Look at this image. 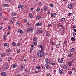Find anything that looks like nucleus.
<instances>
[{"label":"nucleus","mask_w":76,"mask_h":76,"mask_svg":"<svg viewBox=\"0 0 76 76\" xmlns=\"http://www.w3.org/2000/svg\"><path fill=\"white\" fill-rule=\"evenodd\" d=\"M5 68L6 69H8V68H9V65H6Z\"/></svg>","instance_id":"31"},{"label":"nucleus","mask_w":76,"mask_h":76,"mask_svg":"<svg viewBox=\"0 0 76 76\" xmlns=\"http://www.w3.org/2000/svg\"><path fill=\"white\" fill-rule=\"evenodd\" d=\"M51 18H52V17H53V16H54V14H53V13H52L51 14Z\"/></svg>","instance_id":"51"},{"label":"nucleus","mask_w":76,"mask_h":76,"mask_svg":"<svg viewBox=\"0 0 76 76\" xmlns=\"http://www.w3.org/2000/svg\"><path fill=\"white\" fill-rule=\"evenodd\" d=\"M10 9H8V10H7V11L8 12H10Z\"/></svg>","instance_id":"64"},{"label":"nucleus","mask_w":76,"mask_h":76,"mask_svg":"<svg viewBox=\"0 0 76 76\" xmlns=\"http://www.w3.org/2000/svg\"><path fill=\"white\" fill-rule=\"evenodd\" d=\"M71 40L73 41H75V38L74 37H72L71 38Z\"/></svg>","instance_id":"19"},{"label":"nucleus","mask_w":76,"mask_h":76,"mask_svg":"<svg viewBox=\"0 0 76 76\" xmlns=\"http://www.w3.org/2000/svg\"><path fill=\"white\" fill-rule=\"evenodd\" d=\"M50 42L51 43V44H52V45H54V42H53V41H50Z\"/></svg>","instance_id":"33"},{"label":"nucleus","mask_w":76,"mask_h":76,"mask_svg":"<svg viewBox=\"0 0 76 76\" xmlns=\"http://www.w3.org/2000/svg\"><path fill=\"white\" fill-rule=\"evenodd\" d=\"M46 76H51L50 74H48L46 75Z\"/></svg>","instance_id":"60"},{"label":"nucleus","mask_w":76,"mask_h":76,"mask_svg":"<svg viewBox=\"0 0 76 76\" xmlns=\"http://www.w3.org/2000/svg\"><path fill=\"white\" fill-rule=\"evenodd\" d=\"M39 72V71H36L35 72V73H38Z\"/></svg>","instance_id":"57"},{"label":"nucleus","mask_w":76,"mask_h":76,"mask_svg":"<svg viewBox=\"0 0 76 76\" xmlns=\"http://www.w3.org/2000/svg\"><path fill=\"white\" fill-rule=\"evenodd\" d=\"M25 67V64H22L20 66V69L21 70H23Z\"/></svg>","instance_id":"4"},{"label":"nucleus","mask_w":76,"mask_h":76,"mask_svg":"<svg viewBox=\"0 0 76 76\" xmlns=\"http://www.w3.org/2000/svg\"><path fill=\"white\" fill-rule=\"evenodd\" d=\"M21 9H23V5H21Z\"/></svg>","instance_id":"45"},{"label":"nucleus","mask_w":76,"mask_h":76,"mask_svg":"<svg viewBox=\"0 0 76 76\" xmlns=\"http://www.w3.org/2000/svg\"><path fill=\"white\" fill-rule=\"evenodd\" d=\"M12 59V57H8V61H10Z\"/></svg>","instance_id":"17"},{"label":"nucleus","mask_w":76,"mask_h":76,"mask_svg":"<svg viewBox=\"0 0 76 76\" xmlns=\"http://www.w3.org/2000/svg\"><path fill=\"white\" fill-rule=\"evenodd\" d=\"M29 17L30 18H33V16L32 15V13H30L29 14Z\"/></svg>","instance_id":"29"},{"label":"nucleus","mask_w":76,"mask_h":76,"mask_svg":"<svg viewBox=\"0 0 76 76\" xmlns=\"http://www.w3.org/2000/svg\"><path fill=\"white\" fill-rule=\"evenodd\" d=\"M33 45H37V43L36 42H34Z\"/></svg>","instance_id":"39"},{"label":"nucleus","mask_w":76,"mask_h":76,"mask_svg":"<svg viewBox=\"0 0 76 76\" xmlns=\"http://www.w3.org/2000/svg\"><path fill=\"white\" fill-rule=\"evenodd\" d=\"M18 66V64H13L12 65V67L13 68H15L17 67Z\"/></svg>","instance_id":"7"},{"label":"nucleus","mask_w":76,"mask_h":76,"mask_svg":"<svg viewBox=\"0 0 76 76\" xmlns=\"http://www.w3.org/2000/svg\"><path fill=\"white\" fill-rule=\"evenodd\" d=\"M27 32H32L33 31V28L31 27H29L27 29Z\"/></svg>","instance_id":"3"},{"label":"nucleus","mask_w":76,"mask_h":76,"mask_svg":"<svg viewBox=\"0 0 76 76\" xmlns=\"http://www.w3.org/2000/svg\"><path fill=\"white\" fill-rule=\"evenodd\" d=\"M9 5L7 4H4L3 5V7H7Z\"/></svg>","instance_id":"23"},{"label":"nucleus","mask_w":76,"mask_h":76,"mask_svg":"<svg viewBox=\"0 0 76 76\" xmlns=\"http://www.w3.org/2000/svg\"><path fill=\"white\" fill-rule=\"evenodd\" d=\"M50 64H51V65H53V66H55V63L53 62H51L50 63Z\"/></svg>","instance_id":"36"},{"label":"nucleus","mask_w":76,"mask_h":76,"mask_svg":"<svg viewBox=\"0 0 76 76\" xmlns=\"http://www.w3.org/2000/svg\"><path fill=\"white\" fill-rule=\"evenodd\" d=\"M74 61L75 59L73 58L72 59V61H71L70 62L68 63V66H70L71 65H73L74 64Z\"/></svg>","instance_id":"2"},{"label":"nucleus","mask_w":76,"mask_h":76,"mask_svg":"<svg viewBox=\"0 0 76 76\" xmlns=\"http://www.w3.org/2000/svg\"><path fill=\"white\" fill-rule=\"evenodd\" d=\"M11 50L10 49H8L7 50L6 52L7 53H9V52H10Z\"/></svg>","instance_id":"40"},{"label":"nucleus","mask_w":76,"mask_h":76,"mask_svg":"<svg viewBox=\"0 0 76 76\" xmlns=\"http://www.w3.org/2000/svg\"><path fill=\"white\" fill-rule=\"evenodd\" d=\"M73 7V6L72 4H69L68 6V8H69L70 10H71Z\"/></svg>","instance_id":"9"},{"label":"nucleus","mask_w":76,"mask_h":76,"mask_svg":"<svg viewBox=\"0 0 76 76\" xmlns=\"http://www.w3.org/2000/svg\"><path fill=\"white\" fill-rule=\"evenodd\" d=\"M68 57H71L72 56V54L71 53L69 54H68Z\"/></svg>","instance_id":"41"},{"label":"nucleus","mask_w":76,"mask_h":76,"mask_svg":"<svg viewBox=\"0 0 76 76\" xmlns=\"http://www.w3.org/2000/svg\"><path fill=\"white\" fill-rule=\"evenodd\" d=\"M32 50H33V48H31L30 49V53H31V51H32Z\"/></svg>","instance_id":"54"},{"label":"nucleus","mask_w":76,"mask_h":76,"mask_svg":"<svg viewBox=\"0 0 76 76\" xmlns=\"http://www.w3.org/2000/svg\"><path fill=\"white\" fill-rule=\"evenodd\" d=\"M10 32H8L7 33V35H9V34H10Z\"/></svg>","instance_id":"61"},{"label":"nucleus","mask_w":76,"mask_h":76,"mask_svg":"<svg viewBox=\"0 0 76 76\" xmlns=\"http://www.w3.org/2000/svg\"><path fill=\"white\" fill-rule=\"evenodd\" d=\"M37 55L39 56V57H41L43 56V55H44V53L43 51L42 50L39 51V50L37 52Z\"/></svg>","instance_id":"1"},{"label":"nucleus","mask_w":76,"mask_h":76,"mask_svg":"<svg viewBox=\"0 0 76 76\" xmlns=\"http://www.w3.org/2000/svg\"><path fill=\"white\" fill-rule=\"evenodd\" d=\"M27 70H28V69L27 68H26L25 69V70H24L25 72H27Z\"/></svg>","instance_id":"59"},{"label":"nucleus","mask_w":76,"mask_h":76,"mask_svg":"<svg viewBox=\"0 0 76 76\" xmlns=\"http://www.w3.org/2000/svg\"><path fill=\"white\" fill-rule=\"evenodd\" d=\"M72 72L71 71H69V73L70 75H71V74H72Z\"/></svg>","instance_id":"48"},{"label":"nucleus","mask_w":76,"mask_h":76,"mask_svg":"<svg viewBox=\"0 0 76 76\" xmlns=\"http://www.w3.org/2000/svg\"><path fill=\"white\" fill-rule=\"evenodd\" d=\"M3 39L4 41H6V35H4L3 36Z\"/></svg>","instance_id":"13"},{"label":"nucleus","mask_w":76,"mask_h":76,"mask_svg":"<svg viewBox=\"0 0 76 76\" xmlns=\"http://www.w3.org/2000/svg\"><path fill=\"white\" fill-rule=\"evenodd\" d=\"M61 20H62V22H64V21L65 20V18H62L61 19Z\"/></svg>","instance_id":"35"},{"label":"nucleus","mask_w":76,"mask_h":76,"mask_svg":"<svg viewBox=\"0 0 76 76\" xmlns=\"http://www.w3.org/2000/svg\"><path fill=\"white\" fill-rule=\"evenodd\" d=\"M37 41V37H35L34 38L33 41L34 42H35V41Z\"/></svg>","instance_id":"15"},{"label":"nucleus","mask_w":76,"mask_h":76,"mask_svg":"<svg viewBox=\"0 0 76 76\" xmlns=\"http://www.w3.org/2000/svg\"><path fill=\"white\" fill-rule=\"evenodd\" d=\"M20 49H18L17 50V53L18 54V53H20Z\"/></svg>","instance_id":"32"},{"label":"nucleus","mask_w":76,"mask_h":76,"mask_svg":"<svg viewBox=\"0 0 76 76\" xmlns=\"http://www.w3.org/2000/svg\"><path fill=\"white\" fill-rule=\"evenodd\" d=\"M56 15H57V14L56 13H53L54 17L56 16Z\"/></svg>","instance_id":"56"},{"label":"nucleus","mask_w":76,"mask_h":76,"mask_svg":"<svg viewBox=\"0 0 76 76\" xmlns=\"http://www.w3.org/2000/svg\"><path fill=\"white\" fill-rule=\"evenodd\" d=\"M36 69L38 70L40 69V66L38 65L36 66Z\"/></svg>","instance_id":"20"},{"label":"nucleus","mask_w":76,"mask_h":76,"mask_svg":"<svg viewBox=\"0 0 76 76\" xmlns=\"http://www.w3.org/2000/svg\"><path fill=\"white\" fill-rule=\"evenodd\" d=\"M24 23H26L27 22V20L26 19H24Z\"/></svg>","instance_id":"44"},{"label":"nucleus","mask_w":76,"mask_h":76,"mask_svg":"<svg viewBox=\"0 0 76 76\" xmlns=\"http://www.w3.org/2000/svg\"><path fill=\"white\" fill-rule=\"evenodd\" d=\"M21 31V30H20V29H18V32H20Z\"/></svg>","instance_id":"49"},{"label":"nucleus","mask_w":76,"mask_h":76,"mask_svg":"<svg viewBox=\"0 0 76 76\" xmlns=\"http://www.w3.org/2000/svg\"><path fill=\"white\" fill-rule=\"evenodd\" d=\"M9 43H6L4 44V47H7V45H9Z\"/></svg>","instance_id":"25"},{"label":"nucleus","mask_w":76,"mask_h":76,"mask_svg":"<svg viewBox=\"0 0 76 76\" xmlns=\"http://www.w3.org/2000/svg\"><path fill=\"white\" fill-rule=\"evenodd\" d=\"M11 28V26H8V29L9 30H10V28Z\"/></svg>","instance_id":"42"},{"label":"nucleus","mask_w":76,"mask_h":76,"mask_svg":"<svg viewBox=\"0 0 76 76\" xmlns=\"http://www.w3.org/2000/svg\"><path fill=\"white\" fill-rule=\"evenodd\" d=\"M63 68L64 69H67V66L66 65H64L63 66Z\"/></svg>","instance_id":"16"},{"label":"nucleus","mask_w":76,"mask_h":76,"mask_svg":"<svg viewBox=\"0 0 76 76\" xmlns=\"http://www.w3.org/2000/svg\"><path fill=\"white\" fill-rule=\"evenodd\" d=\"M20 7H21V5H20V4L18 5V8L19 9V8H20Z\"/></svg>","instance_id":"47"},{"label":"nucleus","mask_w":76,"mask_h":76,"mask_svg":"<svg viewBox=\"0 0 76 76\" xmlns=\"http://www.w3.org/2000/svg\"><path fill=\"white\" fill-rule=\"evenodd\" d=\"M43 8H44V10H45V11H47V6H44V7Z\"/></svg>","instance_id":"22"},{"label":"nucleus","mask_w":76,"mask_h":76,"mask_svg":"<svg viewBox=\"0 0 76 76\" xmlns=\"http://www.w3.org/2000/svg\"><path fill=\"white\" fill-rule=\"evenodd\" d=\"M20 32L21 35H23V30H21Z\"/></svg>","instance_id":"37"},{"label":"nucleus","mask_w":76,"mask_h":76,"mask_svg":"<svg viewBox=\"0 0 76 76\" xmlns=\"http://www.w3.org/2000/svg\"><path fill=\"white\" fill-rule=\"evenodd\" d=\"M42 69H45V66H42Z\"/></svg>","instance_id":"63"},{"label":"nucleus","mask_w":76,"mask_h":76,"mask_svg":"<svg viewBox=\"0 0 76 76\" xmlns=\"http://www.w3.org/2000/svg\"><path fill=\"white\" fill-rule=\"evenodd\" d=\"M72 14L71 12H69L68 14V15L69 16H72Z\"/></svg>","instance_id":"28"},{"label":"nucleus","mask_w":76,"mask_h":76,"mask_svg":"<svg viewBox=\"0 0 76 76\" xmlns=\"http://www.w3.org/2000/svg\"><path fill=\"white\" fill-rule=\"evenodd\" d=\"M76 35V33H74L73 34V35L74 37H75Z\"/></svg>","instance_id":"55"},{"label":"nucleus","mask_w":76,"mask_h":76,"mask_svg":"<svg viewBox=\"0 0 76 76\" xmlns=\"http://www.w3.org/2000/svg\"><path fill=\"white\" fill-rule=\"evenodd\" d=\"M72 28L73 29H75V28H76V26L75 25H73L72 26Z\"/></svg>","instance_id":"43"},{"label":"nucleus","mask_w":76,"mask_h":76,"mask_svg":"<svg viewBox=\"0 0 76 76\" xmlns=\"http://www.w3.org/2000/svg\"><path fill=\"white\" fill-rule=\"evenodd\" d=\"M74 50H75V48H72L71 49V52H73V51H74Z\"/></svg>","instance_id":"38"},{"label":"nucleus","mask_w":76,"mask_h":76,"mask_svg":"<svg viewBox=\"0 0 76 76\" xmlns=\"http://www.w3.org/2000/svg\"><path fill=\"white\" fill-rule=\"evenodd\" d=\"M45 66L46 69H49L50 68V66H49V65H48L47 64H45Z\"/></svg>","instance_id":"8"},{"label":"nucleus","mask_w":76,"mask_h":76,"mask_svg":"<svg viewBox=\"0 0 76 76\" xmlns=\"http://www.w3.org/2000/svg\"><path fill=\"white\" fill-rule=\"evenodd\" d=\"M18 47H20V43H17L16 45Z\"/></svg>","instance_id":"30"},{"label":"nucleus","mask_w":76,"mask_h":76,"mask_svg":"<svg viewBox=\"0 0 76 76\" xmlns=\"http://www.w3.org/2000/svg\"><path fill=\"white\" fill-rule=\"evenodd\" d=\"M10 23H13V21H12V20H11L10 21Z\"/></svg>","instance_id":"58"},{"label":"nucleus","mask_w":76,"mask_h":76,"mask_svg":"<svg viewBox=\"0 0 76 76\" xmlns=\"http://www.w3.org/2000/svg\"><path fill=\"white\" fill-rule=\"evenodd\" d=\"M12 46H16V43L15 42H12Z\"/></svg>","instance_id":"14"},{"label":"nucleus","mask_w":76,"mask_h":76,"mask_svg":"<svg viewBox=\"0 0 76 76\" xmlns=\"http://www.w3.org/2000/svg\"><path fill=\"white\" fill-rule=\"evenodd\" d=\"M15 19H16V17H13L12 18V20H15Z\"/></svg>","instance_id":"50"},{"label":"nucleus","mask_w":76,"mask_h":76,"mask_svg":"<svg viewBox=\"0 0 76 76\" xmlns=\"http://www.w3.org/2000/svg\"><path fill=\"white\" fill-rule=\"evenodd\" d=\"M40 10V8H37V10H36V12H39Z\"/></svg>","instance_id":"34"},{"label":"nucleus","mask_w":76,"mask_h":76,"mask_svg":"<svg viewBox=\"0 0 76 76\" xmlns=\"http://www.w3.org/2000/svg\"><path fill=\"white\" fill-rule=\"evenodd\" d=\"M66 44H67V42L66 41H65L64 43L63 44H65V45H66Z\"/></svg>","instance_id":"53"},{"label":"nucleus","mask_w":76,"mask_h":76,"mask_svg":"<svg viewBox=\"0 0 76 76\" xmlns=\"http://www.w3.org/2000/svg\"><path fill=\"white\" fill-rule=\"evenodd\" d=\"M42 25V23H39V22L37 23L36 24V26H40Z\"/></svg>","instance_id":"5"},{"label":"nucleus","mask_w":76,"mask_h":76,"mask_svg":"<svg viewBox=\"0 0 76 76\" xmlns=\"http://www.w3.org/2000/svg\"><path fill=\"white\" fill-rule=\"evenodd\" d=\"M39 47H40V48H41L42 51V50H43V46L41 45H39Z\"/></svg>","instance_id":"24"},{"label":"nucleus","mask_w":76,"mask_h":76,"mask_svg":"<svg viewBox=\"0 0 76 76\" xmlns=\"http://www.w3.org/2000/svg\"><path fill=\"white\" fill-rule=\"evenodd\" d=\"M36 33L38 34H39V33H40V31L39 30H37L36 31Z\"/></svg>","instance_id":"18"},{"label":"nucleus","mask_w":76,"mask_h":76,"mask_svg":"<svg viewBox=\"0 0 76 76\" xmlns=\"http://www.w3.org/2000/svg\"><path fill=\"white\" fill-rule=\"evenodd\" d=\"M20 24V23H19V22L18 21H17L15 24V25H17V26H18V25H19Z\"/></svg>","instance_id":"27"},{"label":"nucleus","mask_w":76,"mask_h":76,"mask_svg":"<svg viewBox=\"0 0 76 76\" xmlns=\"http://www.w3.org/2000/svg\"><path fill=\"white\" fill-rule=\"evenodd\" d=\"M5 54L4 53H2L1 54V56L2 57H5Z\"/></svg>","instance_id":"21"},{"label":"nucleus","mask_w":76,"mask_h":76,"mask_svg":"<svg viewBox=\"0 0 76 76\" xmlns=\"http://www.w3.org/2000/svg\"><path fill=\"white\" fill-rule=\"evenodd\" d=\"M46 36H48V37H51V35L47 33L46 34Z\"/></svg>","instance_id":"26"},{"label":"nucleus","mask_w":76,"mask_h":76,"mask_svg":"<svg viewBox=\"0 0 76 76\" xmlns=\"http://www.w3.org/2000/svg\"><path fill=\"white\" fill-rule=\"evenodd\" d=\"M6 72H2L1 73V75L2 76H5V75H6Z\"/></svg>","instance_id":"12"},{"label":"nucleus","mask_w":76,"mask_h":76,"mask_svg":"<svg viewBox=\"0 0 76 76\" xmlns=\"http://www.w3.org/2000/svg\"><path fill=\"white\" fill-rule=\"evenodd\" d=\"M17 15V13H16L15 12H13L11 14V15L12 16H16V15Z\"/></svg>","instance_id":"10"},{"label":"nucleus","mask_w":76,"mask_h":76,"mask_svg":"<svg viewBox=\"0 0 76 76\" xmlns=\"http://www.w3.org/2000/svg\"><path fill=\"white\" fill-rule=\"evenodd\" d=\"M58 62L59 63H61V61L60 60H58Z\"/></svg>","instance_id":"52"},{"label":"nucleus","mask_w":76,"mask_h":76,"mask_svg":"<svg viewBox=\"0 0 76 76\" xmlns=\"http://www.w3.org/2000/svg\"><path fill=\"white\" fill-rule=\"evenodd\" d=\"M45 62L47 63L46 64H48L50 63V60L47 58L46 59Z\"/></svg>","instance_id":"11"},{"label":"nucleus","mask_w":76,"mask_h":76,"mask_svg":"<svg viewBox=\"0 0 76 76\" xmlns=\"http://www.w3.org/2000/svg\"><path fill=\"white\" fill-rule=\"evenodd\" d=\"M39 19V17L38 16H37L36 17V19Z\"/></svg>","instance_id":"62"},{"label":"nucleus","mask_w":76,"mask_h":76,"mask_svg":"<svg viewBox=\"0 0 76 76\" xmlns=\"http://www.w3.org/2000/svg\"><path fill=\"white\" fill-rule=\"evenodd\" d=\"M59 72L60 74H63V69H61L59 68Z\"/></svg>","instance_id":"6"},{"label":"nucleus","mask_w":76,"mask_h":76,"mask_svg":"<svg viewBox=\"0 0 76 76\" xmlns=\"http://www.w3.org/2000/svg\"><path fill=\"white\" fill-rule=\"evenodd\" d=\"M50 7H53V4H50Z\"/></svg>","instance_id":"46"}]
</instances>
